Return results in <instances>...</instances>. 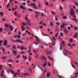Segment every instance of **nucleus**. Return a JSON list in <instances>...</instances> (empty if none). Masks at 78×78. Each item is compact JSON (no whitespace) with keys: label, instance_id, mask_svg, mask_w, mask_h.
<instances>
[{"label":"nucleus","instance_id":"3c124183","mask_svg":"<svg viewBox=\"0 0 78 78\" xmlns=\"http://www.w3.org/2000/svg\"><path fill=\"white\" fill-rule=\"evenodd\" d=\"M28 10H29L30 11H33V10H32V9H29Z\"/></svg>","mask_w":78,"mask_h":78},{"label":"nucleus","instance_id":"9d476101","mask_svg":"<svg viewBox=\"0 0 78 78\" xmlns=\"http://www.w3.org/2000/svg\"><path fill=\"white\" fill-rule=\"evenodd\" d=\"M5 27H6V28H8L9 27V25H8V24H5Z\"/></svg>","mask_w":78,"mask_h":78},{"label":"nucleus","instance_id":"e433bc0d","mask_svg":"<svg viewBox=\"0 0 78 78\" xmlns=\"http://www.w3.org/2000/svg\"><path fill=\"white\" fill-rule=\"evenodd\" d=\"M60 35L61 36H63V33L62 32L60 33Z\"/></svg>","mask_w":78,"mask_h":78},{"label":"nucleus","instance_id":"0eeeda50","mask_svg":"<svg viewBox=\"0 0 78 78\" xmlns=\"http://www.w3.org/2000/svg\"><path fill=\"white\" fill-rule=\"evenodd\" d=\"M27 25H31V23L30 22V21H27Z\"/></svg>","mask_w":78,"mask_h":78},{"label":"nucleus","instance_id":"0e129e2a","mask_svg":"<svg viewBox=\"0 0 78 78\" xmlns=\"http://www.w3.org/2000/svg\"><path fill=\"white\" fill-rule=\"evenodd\" d=\"M39 27H40V28H43V27H42V26H39Z\"/></svg>","mask_w":78,"mask_h":78},{"label":"nucleus","instance_id":"a878e982","mask_svg":"<svg viewBox=\"0 0 78 78\" xmlns=\"http://www.w3.org/2000/svg\"><path fill=\"white\" fill-rule=\"evenodd\" d=\"M20 43H21V44H23V42L21 40H20V41L19 42Z\"/></svg>","mask_w":78,"mask_h":78},{"label":"nucleus","instance_id":"6ab92c4d","mask_svg":"<svg viewBox=\"0 0 78 78\" xmlns=\"http://www.w3.org/2000/svg\"><path fill=\"white\" fill-rule=\"evenodd\" d=\"M31 56H30L29 57V61H31Z\"/></svg>","mask_w":78,"mask_h":78},{"label":"nucleus","instance_id":"c85d7f7f","mask_svg":"<svg viewBox=\"0 0 78 78\" xmlns=\"http://www.w3.org/2000/svg\"><path fill=\"white\" fill-rule=\"evenodd\" d=\"M34 44H35L36 45H38L39 44V43L36 42V41L34 42Z\"/></svg>","mask_w":78,"mask_h":78},{"label":"nucleus","instance_id":"338daca9","mask_svg":"<svg viewBox=\"0 0 78 78\" xmlns=\"http://www.w3.org/2000/svg\"><path fill=\"white\" fill-rule=\"evenodd\" d=\"M25 18L26 20H28V19L27 18V17H25Z\"/></svg>","mask_w":78,"mask_h":78},{"label":"nucleus","instance_id":"393cba45","mask_svg":"<svg viewBox=\"0 0 78 78\" xmlns=\"http://www.w3.org/2000/svg\"><path fill=\"white\" fill-rule=\"evenodd\" d=\"M59 7L60 10H62V6H61V5H60Z\"/></svg>","mask_w":78,"mask_h":78},{"label":"nucleus","instance_id":"79ce46f5","mask_svg":"<svg viewBox=\"0 0 78 78\" xmlns=\"http://www.w3.org/2000/svg\"><path fill=\"white\" fill-rule=\"evenodd\" d=\"M12 74H13L14 73V72L12 70V71H11L10 72Z\"/></svg>","mask_w":78,"mask_h":78},{"label":"nucleus","instance_id":"72a5a7b5","mask_svg":"<svg viewBox=\"0 0 78 78\" xmlns=\"http://www.w3.org/2000/svg\"><path fill=\"white\" fill-rule=\"evenodd\" d=\"M10 4V3H8V4L7 5V8H9V4Z\"/></svg>","mask_w":78,"mask_h":78},{"label":"nucleus","instance_id":"cd10ccee","mask_svg":"<svg viewBox=\"0 0 78 78\" xmlns=\"http://www.w3.org/2000/svg\"><path fill=\"white\" fill-rule=\"evenodd\" d=\"M2 59H6V57L5 56H3L2 57Z\"/></svg>","mask_w":78,"mask_h":78},{"label":"nucleus","instance_id":"58836bf2","mask_svg":"<svg viewBox=\"0 0 78 78\" xmlns=\"http://www.w3.org/2000/svg\"><path fill=\"white\" fill-rule=\"evenodd\" d=\"M75 29L76 30H78V28L77 27H76V26L75 27Z\"/></svg>","mask_w":78,"mask_h":78},{"label":"nucleus","instance_id":"4be33fe9","mask_svg":"<svg viewBox=\"0 0 78 78\" xmlns=\"http://www.w3.org/2000/svg\"><path fill=\"white\" fill-rule=\"evenodd\" d=\"M23 49H24V48H23V47H21V48H20V50H23Z\"/></svg>","mask_w":78,"mask_h":78},{"label":"nucleus","instance_id":"774afa93","mask_svg":"<svg viewBox=\"0 0 78 78\" xmlns=\"http://www.w3.org/2000/svg\"><path fill=\"white\" fill-rule=\"evenodd\" d=\"M43 25L44 26H46V24L45 23H43Z\"/></svg>","mask_w":78,"mask_h":78},{"label":"nucleus","instance_id":"5701e85b","mask_svg":"<svg viewBox=\"0 0 78 78\" xmlns=\"http://www.w3.org/2000/svg\"><path fill=\"white\" fill-rule=\"evenodd\" d=\"M10 30H11L12 31L13 30V27H10Z\"/></svg>","mask_w":78,"mask_h":78},{"label":"nucleus","instance_id":"c9c22d12","mask_svg":"<svg viewBox=\"0 0 78 78\" xmlns=\"http://www.w3.org/2000/svg\"><path fill=\"white\" fill-rule=\"evenodd\" d=\"M51 14H53L54 15H55V14H56L55 12H51Z\"/></svg>","mask_w":78,"mask_h":78},{"label":"nucleus","instance_id":"5fc2aeb1","mask_svg":"<svg viewBox=\"0 0 78 78\" xmlns=\"http://www.w3.org/2000/svg\"><path fill=\"white\" fill-rule=\"evenodd\" d=\"M67 24V23H63L62 24V25H66Z\"/></svg>","mask_w":78,"mask_h":78},{"label":"nucleus","instance_id":"dca6fc26","mask_svg":"<svg viewBox=\"0 0 78 78\" xmlns=\"http://www.w3.org/2000/svg\"><path fill=\"white\" fill-rule=\"evenodd\" d=\"M63 55H65V56H67V54L65 53V52H64V51H63Z\"/></svg>","mask_w":78,"mask_h":78},{"label":"nucleus","instance_id":"e2e57ef3","mask_svg":"<svg viewBox=\"0 0 78 78\" xmlns=\"http://www.w3.org/2000/svg\"><path fill=\"white\" fill-rule=\"evenodd\" d=\"M23 10H25L26 9V8H25V7H23Z\"/></svg>","mask_w":78,"mask_h":78},{"label":"nucleus","instance_id":"de8ad7c7","mask_svg":"<svg viewBox=\"0 0 78 78\" xmlns=\"http://www.w3.org/2000/svg\"><path fill=\"white\" fill-rule=\"evenodd\" d=\"M14 15H15V16H17V13H16V12H15L14 13Z\"/></svg>","mask_w":78,"mask_h":78},{"label":"nucleus","instance_id":"ea45409f","mask_svg":"<svg viewBox=\"0 0 78 78\" xmlns=\"http://www.w3.org/2000/svg\"><path fill=\"white\" fill-rule=\"evenodd\" d=\"M17 37H18V39H20V35H17Z\"/></svg>","mask_w":78,"mask_h":78},{"label":"nucleus","instance_id":"39448f33","mask_svg":"<svg viewBox=\"0 0 78 78\" xmlns=\"http://www.w3.org/2000/svg\"><path fill=\"white\" fill-rule=\"evenodd\" d=\"M52 51H50L47 53V55H51L52 54Z\"/></svg>","mask_w":78,"mask_h":78},{"label":"nucleus","instance_id":"2eb2a0df","mask_svg":"<svg viewBox=\"0 0 78 78\" xmlns=\"http://www.w3.org/2000/svg\"><path fill=\"white\" fill-rule=\"evenodd\" d=\"M58 34H59L58 33H57L55 35V37H58Z\"/></svg>","mask_w":78,"mask_h":78},{"label":"nucleus","instance_id":"4468645a","mask_svg":"<svg viewBox=\"0 0 78 78\" xmlns=\"http://www.w3.org/2000/svg\"><path fill=\"white\" fill-rule=\"evenodd\" d=\"M43 59H44V61H47V59H46V58H45V56H43Z\"/></svg>","mask_w":78,"mask_h":78},{"label":"nucleus","instance_id":"49530a36","mask_svg":"<svg viewBox=\"0 0 78 78\" xmlns=\"http://www.w3.org/2000/svg\"><path fill=\"white\" fill-rule=\"evenodd\" d=\"M35 37L36 38V39H39V37H37V36H35Z\"/></svg>","mask_w":78,"mask_h":78},{"label":"nucleus","instance_id":"13d9d810","mask_svg":"<svg viewBox=\"0 0 78 78\" xmlns=\"http://www.w3.org/2000/svg\"><path fill=\"white\" fill-rule=\"evenodd\" d=\"M7 72L8 73H10V72L9 71V70H7Z\"/></svg>","mask_w":78,"mask_h":78},{"label":"nucleus","instance_id":"f3484780","mask_svg":"<svg viewBox=\"0 0 78 78\" xmlns=\"http://www.w3.org/2000/svg\"><path fill=\"white\" fill-rule=\"evenodd\" d=\"M71 65H72V67H73V68L75 69V65H73V64L72 63H71Z\"/></svg>","mask_w":78,"mask_h":78},{"label":"nucleus","instance_id":"aec40b11","mask_svg":"<svg viewBox=\"0 0 78 78\" xmlns=\"http://www.w3.org/2000/svg\"><path fill=\"white\" fill-rule=\"evenodd\" d=\"M62 19H67V17L66 16H64L62 17Z\"/></svg>","mask_w":78,"mask_h":78},{"label":"nucleus","instance_id":"7ed1b4c3","mask_svg":"<svg viewBox=\"0 0 78 78\" xmlns=\"http://www.w3.org/2000/svg\"><path fill=\"white\" fill-rule=\"evenodd\" d=\"M21 28H22L21 29L22 31H24L25 30V28L24 27V26L23 25L21 26Z\"/></svg>","mask_w":78,"mask_h":78},{"label":"nucleus","instance_id":"a211bd4d","mask_svg":"<svg viewBox=\"0 0 78 78\" xmlns=\"http://www.w3.org/2000/svg\"><path fill=\"white\" fill-rule=\"evenodd\" d=\"M50 25H51V26H53V22H51L50 23Z\"/></svg>","mask_w":78,"mask_h":78},{"label":"nucleus","instance_id":"6e6552de","mask_svg":"<svg viewBox=\"0 0 78 78\" xmlns=\"http://www.w3.org/2000/svg\"><path fill=\"white\" fill-rule=\"evenodd\" d=\"M66 53L69 54V55H72V53L71 52H69V51H66Z\"/></svg>","mask_w":78,"mask_h":78},{"label":"nucleus","instance_id":"680f3d73","mask_svg":"<svg viewBox=\"0 0 78 78\" xmlns=\"http://www.w3.org/2000/svg\"><path fill=\"white\" fill-rule=\"evenodd\" d=\"M16 42H19L20 40H19V39H18V40H16Z\"/></svg>","mask_w":78,"mask_h":78},{"label":"nucleus","instance_id":"a19ab883","mask_svg":"<svg viewBox=\"0 0 78 78\" xmlns=\"http://www.w3.org/2000/svg\"><path fill=\"white\" fill-rule=\"evenodd\" d=\"M17 74V73H14V76H16V75Z\"/></svg>","mask_w":78,"mask_h":78},{"label":"nucleus","instance_id":"473e14b6","mask_svg":"<svg viewBox=\"0 0 78 78\" xmlns=\"http://www.w3.org/2000/svg\"><path fill=\"white\" fill-rule=\"evenodd\" d=\"M22 24L23 25H25L26 26V25H27V24H26V23H22Z\"/></svg>","mask_w":78,"mask_h":78},{"label":"nucleus","instance_id":"bf43d9fd","mask_svg":"<svg viewBox=\"0 0 78 78\" xmlns=\"http://www.w3.org/2000/svg\"><path fill=\"white\" fill-rule=\"evenodd\" d=\"M4 73V70H2L1 71V73L2 74V73Z\"/></svg>","mask_w":78,"mask_h":78},{"label":"nucleus","instance_id":"f8f14e48","mask_svg":"<svg viewBox=\"0 0 78 78\" xmlns=\"http://www.w3.org/2000/svg\"><path fill=\"white\" fill-rule=\"evenodd\" d=\"M49 76H50V73L49 72L48 73H47V77H49Z\"/></svg>","mask_w":78,"mask_h":78},{"label":"nucleus","instance_id":"ddd939ff","mask_svg":"<svg viewBox=\"0 0 78 78\" xmlns=\"http://www.w3.org/2000/svg\"><path fill=\"white\" fill-rule=\"evenodd\" d=\"M30 5H31L32 6H35L36 5H35L34 4H33V3H31L30 4Z\"/></svg>","mask_w":78,"mask_h":78},{"label":"nucleus","instance_id":"37998d69","mask_svg":"<svg viewBox=\"0 0 78 78\" xmlns=\"http://www.w3.org/2000/svg\"><path fill=\"white\" fill-rule=\"evenodd\" d=\"M2 30H3V29H2V28H0V32H2Z\"/></svg>","mask_w":78,"mask_h":78},{"label":"nucleus","instance_id":"603ef678","mask_svg":"<svg viewBox=\"0 0 78 78\" xmlns=\"http://www.w3.org/2000/svg\"><path fill=\"white\" fill-rule=\"evenodd\" d=\"M34 51V52L35 54H37V52H36V51L34 50H33Z\"/></svg>","mask_w":78,"mask_h":78},{"label":"nucleus","instance_id":"4c0bfd02","mask_svg":"<svg viewBox=\"0 0 78 78\" xmlns=\"http://www.w3.org/2000/svg\"><path fill=\"white\" fill-rule=\"evenodd\" d=\"M9 66L10 67H12V65H11V64H9Z\"/></svg>","mask_w":78,"mask_h":78},{"label":"nucleus","instance_id":"9b49d317","mask_svg":"<svg viewBox=\"0 0 78 78\" xmlns=\"http://www.w3.org/2000/svg\"><path fill=\"white\" fill-rule=\"evenodd\" d=\"M28 75V73H27L23 74V75H24V76H25V75Z\"/></svg>","mask_w":78,"mask_h":78},{"label":"nucleus","instance_id":"f257e3e1","mask_svg":"<svg viewBox=\"0 0 78 78\" xmlns=\"http://www.w3.org/2000/svg\"><path fill=\"white\" fill-rule=\"evenodd\" d=\"M74 10L73 9H71V12H70V16H73L75 14V12L73 11Z\"/></svg>","mask_w":78,"mask_h":78},{"label":"nucleus","instance_id":"a18cd8bd","mask_svg":"<svg viewBox=\"0 0 78 78\" xmlns=\"http://www.w3.org/2000/svg\"><path fill=\"white\" fill-rule=\"evenodd\" d=\"M55 20H56V21H58V17H56Z\"/></svg>","mask_w":78,"mask_h":78},{"label":"nucleus","instance_id":"052dcab7","mask_svg":"<svg viewBox=\"0 0 78 78\" xmlns=\"http://www.w3.org/2000/svg\"><path fill=\"white\" fill-rule=\"evenodd\" d=\"M52 39H53L54 40H55V41H56V39H55V37H52Z\"/></svg>","mask_w":78,"mask_h":78},{"label":"nucleus","instance_id":"864d4df0","mask_svg":"<svg viewBox=\"0 0 78 78\" xmlns=\"http://www.w3.org/2000/svg\"><path fill=\"white\" fill-rule=\"evenodd\" d=\"M20 55H18L17 56V59H18V58H19V57H20Z\"/></svg>","mask_w":78,"mask_h":78},{"label":"nucleus","instance_id":"8fccbe9b","mask_svg":"<svg viewBox=\"0 0 78 78\" xmlns=\"http://www.w3.org/2000/svg\"><path fill=\"white\" fill-rule=\"evenodd\" d=\"M60 27H61V28H64V27L63 25H62L60 26Z\"/></svg>","mask_w":78,"mask_h":78},{"label":"nucleus","instance_id":"f03ea898","mask_svg":"<svg viewBox=\"0 0 78 78\" xmlns=\"http://www.w3.org/2000/svg\"><path fill=\"white\" fill-rule=\"evenodd\" d=\"M63 31L64 33H65V34H68V30L66 29H64Z\"/></svg>","mask_w":78,"mask_h":78},{"label":"nucleus","instance_id":"69168bd1","mask_svg":"<svg viewBox=\"0 0 78 78\" xmlns=\"http://www.w3.org/2000/svg\"><path fill=\"white\" fill-rule=\"evenodd\" d=\"M45 3L46 5H48V2H46Z\"/></svg>","mask_w":78,"mask_h":78},{"label":"nucleus","instance_id":"c03bdc74","mask_svg":"<svg viewBox=\"0 0 78 78\" xmlns=\"http://www.w3.org/2000/svg\"><path fill=\"white\" fill-rule=\"evenodd\" d=\"M70 42H73V39H71L69 40Z\"/></svg>","mask_w":78,"mask_h":78},{"label":"nucleus","instance_id":"412c9836","mask_svg":"<svg viewBox=\"0 0 78 78\" xmlns=\"http://www.w3.org/2000/svg\"><path fill=\"white\" fill-rule=\"evenodd\" d=\"M12 47L13 48H14V49H16V47L15 46H12Z\"/></svg>","mask_w":78,"mask_h":78},{"label":"nucleus","instance_id":"09e8293b","mask_svg":"<svg viewBox=\"0 0 78 78\" xmlns=\"http://www.w3.org/2000/svg\"><path fill=\"white\" fill-rule=\"evenodd\" d=\"M2 66L0 65V70H2Z\"/></svg>","mask_w":78,"mask_h":78},{"label":"nucleus","instance_id":"1a4fd4ad","mask_svg":"<svg viewBox=\"0 0 78 78\" xmlns=\"http://www.w3.org/2000/svg\"><path fill=\"white\" fill-rule=\"evenodd\" d=\"M0 15L1 16V17H2V16H3V12H0Z\"/></svg>","mask_w":78,"mask_h":78},{"label":"nucleus","instance_id":"f704fd0d","mask_svg":"<svg viewBox=\"0 0 78 78\" xmlns=\"http://www.w3.org/2000/svg\"><path fill=\"white\" fill-rule=\"evenodd\" d=\"M74 37L76 38L77 37V36L76 34H74L73 36Z\"/></svg>","mask_w":78,"mask_h":78},{"label":"nucleus","instance_id":"b1692460","mask_svg":"<svg viewBox=\"0 0 78 78\" xmlns=\"http://www.w3.org/2000/svg\"><path fill=\"white\" fill-rule=\"evenodd\" d=\"M23 6L22 5H21L20 6V8L21 9H23Z\"/></svg>","mask_w":78,"mask_h":78},{"label":"nucleus","instance_id":"6e6d98bb","mask_svg":"<svg viewBox=\"0 0 78 78\" xmlns=\"http://www.w3.org/2000/svg\"><path fill=\"white\" fill-rule=\"evenodd\" d=\"M48 66H51V64H50V63H48Z\"/></svg>","mask_w":78,"mask_h":78},{"label":"nucleus","instance_id":"bb28decb","mask_svg":"<svg viewBox=\"0 0 78 78\" xmlns=\"http://www.w3.org/2000/svg\"><path fill=\"white\" fill-rule=\"evenodd\" d=\"M75 5L77 6H78V3L77 2H76L75 3Z\"/></svg>","mask_w":78,"mask_h":78},{"label":"nucleus","instance_id":"4d7b16f0","mask_svg":"<svg viewBox=\"0 0 78 78\" xmlns=\"http://www.w3.org/2000/svg\"><path fill=\"white\" fill-rule=\"evenodd\" d=\"M70 27L71 28H73V25H72V24H70Z\"/></svg>","mask_w":78,"mask_h":78},{"label":"nucleus","instance_id":"423d86ee","mask_svg":"<svg viewBox=\"0 0 78 78\" xmlns=\"http://www.w3.org/2000/svg\"><path fill=\"white\" fill-rule=\"evenodd\" d=\"M47 66V62H45L43 64V67H45Z\"/></svg>","mask_w":78,"mask_h":78},{"label":"nucleus","instance_id":"20e7f679","mask_svg":"<svg viewBox=\"0 0 78 78\" xmlns=\"http://www.w3.org/2000/svg\"><path fill=\"white\" fill-rule=\"evenodd\" d=\"M8 41L7 40H5L4 41V45H6L7 44V43Z\"/></svg>","mask_w":78,"mask_h":78},{"label":"nucleus","instance_id":"2f4dec72","mask_svg":"<svg viewBox=\"0 0 78 78\" xmlns=\"http://www.w3.org/2000/svg\"><path fill=\"white\" fill-rule=\"evenodd\" d=\"M60 50H62V44H60Z\"/></svg>","mask_w":78,"mask_h":78},{"label":"nucleus","instance_id":"c756f323","mask_svg":"<svg viewBox=\"0 0 78 78\" xmlns=\"http://www.w3.org/2000/svg\"><path fill=\"white\" fill-rule=\"evenodd\" d=\"M73 20H74L75 22H77V20H76V19H75V18H73Z\"/></svg>","mask_w":78,"mask_h":78},{"label":"nucleus","instance_id":"7c9ffc66","mask_svg":"<svg viewBox=\"0 0 78 78\" xmlns=\"http://www.w3.org/2000/svg\"><path fill=\"white\" fill-rule=\"evenodd\" d=\"M13 53L14 54H15L16 53H17V51L16 50H15L13 51Z\"/></svg>","mask_w":78,"mask_h":78}]
</instances>
